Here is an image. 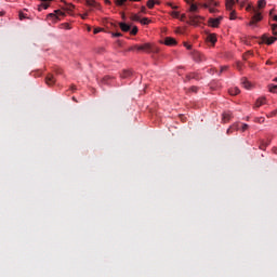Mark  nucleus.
<instances>
[{"label": "nucleus", "instance_id": "obj_18", "mask_svg": "<svg viewBox=\"0 0 277 277\" xmlns=\"http://www.w3.org/2000/svg\"><path fill=\"white\" fill-rule=\"evenodd\" d=\"M42 10H49V3L48 2H41L38 6V11L42 12Z\"/></svg>", "mask_w": 277, "mask_h": 277}, {"label": "nucleus", "instance_id": "obj_47", "mask_svg": "<svg viewBox=\"0 0 277 277\" xmlns=\"http://www.w3.org/2000/svg\"><path fill=\"white\" fill-rule=\"evenodd\" d=\"M70 90H71V92H75V90H77V88H75V85H71Z\"/></svg>", "mask_w": 277, "mask_h": 277}, {"label": "nucleus", "instance_id": "obj_11", "mask_svg": "<svg viewBox=\"0 0 277 277\" xmlns=\"http://www.w3.org/2000/svg\"><path fill=\"white\" fill-rule=\"evenodd\" d=\"M119 27H120L121 31H124V32L131 31V25H129L124 22H120Z\"/></svg>", "mask_w": 277, "mask_h": 277}, {"label": "nucleus", "instance_id": "obj_28", "mask_svg": "<svg viewBox=\"0 0 277 277\" xmlns=\"http://www.w3.org/2000/svg\"><path fill=\"white\" fill-rule=\"evenodd\" d=\"M277 84H268V91L273 94L276 93Z\"/></svg>", "mask_w": 277, "mask_h": 277}, {"label": "nucleus", "instance_id": "obj_62", "mask_svg": "<svg viewBox=\"0 0 277 277\" xmlns=\"http://www.w3.org/2000/svg\"><path fill=\"white\" fill-rule=\"evenodd\" d=\"M145 10V6H143V11Z\"/></svg>", "mask_w": 277, "mask_h": 277}, {"label": "nucleus", "instance_id": "obj_13", "mask_svg": "<svg viewBox=\"0 0 277 277\" xmlns=\"http://www.w3.org/2000/svg\"><path fill=\"white\" fill-rule=\"evenodd\" d=\"M275 40H277L276 37H267V35H264V36H263V41H264L266 44H274Z\"/></svg>", "mask_w": 277, "mask_h": 277}, {"label": "nucleus", "instance_id": "obj_38", "mask_svg": "<svg viewBox=\"0 0 277 277\" xmlns=\"http://www.w3.org/2000/svg\"><path fill=\"white\" fill-rule=\"evenodd\" d=\"M122 34L120 32H113V38H121Z\"/></svg>", "mask_w": 277, "mask_h": 277}, {"label": "nucleus", "instance_id": "obj_57", "mask_svg": "<svg viewBox=\"0 0 277 277\" xmlns=\"http://www.w3.org/2000/svg\"><path fill=\"white\" fill-rule=\"evenodd\" d=\"M3 14H4L3 12H0V16H3Z\"/></svg>", "mask_w": 277, "mask_h": 277}, {"label": "nucleus", "instance_id": "obj_30", "mask_svg": "<svg viewBox=\"0 0 277 277\" xmlns=\"http://www.w3.org/2000/svg\"><path fill=\"white\" fill-rule=\"evenodd\" d=\"M137 31H138L137 26H133L132 29L130 30V34L131 36H137Z\"/></svg>", "mask_w": 277, "mask_h": 277}, {"label": "nucleus", "instance_id": "obj_56", "mask_svg": "<svg viewBox=\"0 0 277 277\" xmlns=\"http://www.w3.org/2000/svg\"><path fill=\"white\" fill-rule=\"evenodd\" d=\"M274 13V10H271L269 14L272 15Z\"/></svg>", "mask_w": 277, "mask_h": 277}, {"label": "nucleus", "instance_id": "obj_3", "mask_svg": "<svg viewBox=\"0 0 277 277\" xmlns=\"http://www.w3.org/2000/svg\"><path fill=\"white\" fill-rule=\"evenodd\" d=\"M203 8H206V10H209V12L211 14H215V12H217V2H215V0H208V3L203 4Z\"/></svg>", "mask_w": 277, "mask_h": 277}, {"label": "nucleus", "instance_id": "obj_52", "mask_svg": "<svg viewBox=\"0 0 277 277\" xmlns=\"http://www.w3.org/2000/svg\"><path fill=\"white\" fill-rule=\"evenodd\" d=\"M88 31H92V27L88 26Z\"/></svg>", "mask_w": 277, "mask_h": 277}, {"label": "nucleus", "instance_id": "obj_14", "mask_svg": "<svg viewBox=\"0 0 277 277\" xmlns=\"http://www.w3.org/2000/svg\"><path fill=\"white\" fill-rule=\"evenodd\" d=\"M265 103H266L265 97H260L256 100L254 104V108L258 109L259 107H262V105H265Z\"/></svg>", "mask_w": 277, "mask_h": 277}, {"label": "nucleus", "instance_id": "obj_31", "mask_svg": "<svg viewBox=\"0 0 277 277\" xmlns=\"http://www.w3.org/2000/svg\"><path fill=\"white\" fill-rule=\"evenodd\" d=\"M171 16H172L173 18H180L181 13H180L179 11H172V12H171Z\"/></svg>", "mask_w": 277, "mask_h": 277}, {"label": "nucleus", "instance_id": "obj_25", "mask_svg": "<svg viewBox=\"0 0 277 277\" xmlns=\"http://www.w3.org/2000/svg\"><path fill=\"white\" fill-rule=\"evenodd\" d=\"M239 129L242 133H246V130L250 129V126L248 123H242L241 127L239 126Z\"/></svg>", "mask_w": 277, "mask_h": 277}, {"label": "nucleus", "instance_id": "obj_21", "mask_svg": "<svg viewBox=\"0 0 277 277\" xmlns=\"http://www.w3.org/2000/svg\"><path fill=\"white\" fill-rule=\"evenodd\" d=\"M265 5H267V1L266 0H259L258 1L259 10H263V8H265Z\"/></svg>", "mask_w": 277, "mask_h": 277}, {"label": "nucleus", "instance_id": "obj_6", "mask_svg": "<svg viewBox=\"0 0 277 277\" xmlns=\"http://www.w3.org/2000/svg\"><path fill=\"white\" fill-rule=\"evenodd\" d=\"M233 120V113L230 110L224 111L222 115V122L226 124V122H230Z\"/></svg>", "mask_w": 277, "mask_h": 277}, {"label": "nucleus", "instance_id": "obj_9", "mask_svg": "<svg viewBox=\"0 0 277 277\" xmlns=\"http://www.w3.org/2000/svg\"><path fill=\"white\" fill-rule=\"evenodd\" d=\"M239 122L233 123L228 129H227V135H232L233 131H239Z\"/></svg>", "mask_w": 277, "mask_h": 277}, {"label": "nucleus", "instance_id": "obj_26", "mask_svg": "<svg viewBox=\"0 0 277 277\" xmlns=\"http://www.w3.org/2000/svg\"><path fill=\"white\" fill-rule=\"evenodd\" d=\"M189 12H192L193 14L198 12V5L194 3L190 4Z\"/></svg>", "mask_w": 277, "mask_h": 277}, {"label": "nucleus", "instance_id": "obj_58", "mask_svg": "<svg viewBox=\"0 0 277 277\" xmlns=\"http://www.w3.org/2000/svg\"><path fill=\"white\" fill-rule=\"evenodd\" d=\"M122 18L124 19V14L122 15Z\"/></svg>", "mask_w": 277, "mask_h": 277}, {"label": "nucleus", "instance_id": "obj_15", "mask_svg": "<svg viewBox=\"0 0 277 277\" xmlns=\"http://www.w3.org/2000/svg\"><path fill=\"white\" fill-rule=\"evenodd\" d=\"M131 75H133V72L131 70L124 69L121 72L120 77H121V79H129V77H131Z\"/></svg>", "mask_w": 277, "mask_h": 277}, {"label": "nucleus", "instance_id": "obj_29", "mask_svg": "<svg viewBox=\"0 0 277 277\" xmlns=\"http://www.w3.org/2000/svg\"><path fill=\"white\" fill-rule=\"evenodd\" d=\"M65 3V5H67L66 6V10L68 11V12H72L74 10H75V4H71V3H66V2H64Z\"/></svg>", "mask_w": 277, "mask_h": 277}, {"label": "nucleus", "instance_id": "obj_59", "mask_svg": "<svg viewBox=\"0 0 277 277\" xmlns=\"http://www.w3.org/2000/svg\"><path fill=\"white\" fill-rule=\"evenodd\" d=\"M274 81H277V78H275Z\"/></svg>", "mask_w": 277, "mask_h": 277}, {"label": "nucleus", "instance_id": "obj_5", "mask_svg": "<svg viewBox=\"0 0 277 277\" xmlns=\"http://www.w3.org/2000/svg\"><path fill=\"white\" fill-rule=\"evenodd\" d=\"M221 23H222V17L210 18L208 21L209 27H213V28L220 27Z\"/></svg>", "mask_w": 277, "mask_h": 277}, {"label": "nucleus", "instance_id": "obj_7", "mask_svg": "<svg viewBox=\"0 0 277 277\" xmlns=\"http://www.w3.org/2000/svg\"><path fill=\"white\" fill-rule=\"evenodd\" d=\"M87 5L90 8H94L95 10H101V3L96 2V0H85Z\"/></svg>", "mask_w": 277, "mask_h": 277}, {"label": "nucleus", "instance_id": "obj_20", "mask_svg": "<svg viewBox=\"0 0 277 277\" xmlns=\"http://www.w3.org/2000/svg\"><path fill=\"white\" fill-rule=\"evenodd\" d=\"M141 19L140 14H132L130 16V21H133V23H140Z\"/></svg>", "mask_w": 277, "mask_h": 277}, {"label": "nucleus", "instance_id": "obj_32", "mask_svg": "<svg viewBox=\"0 0 277 277\" xmlns=\"http://www.w3.org/2000/svg\"><path fill=\"white\" fill-rule=\"evenodd\" d=\"M54 12L57 15V18H60V16H65L66 15V13H64L62 10H55Z\"/></svg>", "mask_w": 277, "mask_h": 277}, {"label": "nucleus", "instance_id": "obj_51", "mask_svg": "<svg viewBox=\"0 0 277 277\" xmlns=\"http://www.w3.org/2000/svg\"><path fill=\"white\" fill-rule=\"evenodd\" d=\"M273 21H276L277 23V15H274Z\"/></svg>", "mask_w": 277, "mask_h": 277}, {"label": "nucleus", "instance_id": "obj_39", "mask_svg": "<svg viewBox=\"0 0 277 277\" xmlns=\"http://www.w3.org/2000/svg\"><path fill=\"white\" fill-rule=\"evenodd\" d=\"M109 79H111V77L105 76L102 81H103V83H107V81H109Z\"/></svg>", "mask_w": 277, "mask_h": 277}, {"label": "nucleus", "instance_id": "obj_10", "mask_svg": "<svg viewBox=\"0 0 277 277\" xmlns=\"http://www.w3.org/2000/svg\"><path fill=\"white\" fill-rule=\"evenodd\" d=\"M45 83L47 85H53L55 83V76H53L52 74H49L45 77Z\"/></svg>", "mask_w": 277, "mask_h": 277}, {"label": "nucleus", "instance_id": "obj_46", "mask_svg": "<svg viewBox=\"0 0 277 277\" xmlns=\"http://www.w3.org/2000/svg\"><path fill=\"white\" fill-rule=\"evenodd\" d=\"M105 3H106L107 5H111V1H109V0H105Z\"/></svg>", "mask_w": 277, "mask_h": 277}, {"label": "nucleus", "instance_id": "obj_22", "mask_svg": "<svg viewBox=\"0 0 277 277\" xmlns=\"http://www.w3.org/2000/svg\"><path fill=\"white\" fill-rule=\"evenodd\" d=\"M242 85H243V88L246 89V90H250V88H251V83L246 79V78H243L242 79Z\"/></svg>", "mask_w": 277, "mask_h": 277}, {"label": "nucleus", "instance_id": "obj_44", "mask_svg": "<svg viewBox=\"0 0 277 277\" xmlns=\"http://www.w3.org/2000/svg\"><path fill=\"white\" fill-rule=\"evenodd\" d=\"M184 47H186V49L189 51L192 49L190 44L184 43Z\"/></svg>", "mask_w": 277, "mask_h": 277}, {"label": "nucleus", "instance_id": "obj_34", "mask_svg": "<svg viewBox=\"0 0 277 277\" xmlns=\"http://www.w3.org/2000/svg\"><path fill=\"white\" fill-rule=\"evenodd\" d=\"M274 116H277V109L267 114V118H274Z\"/></svg>", "mask_w": 277, "mask_h": 277}, {"label": "nucleus", "instance_id": "obj_33", "mask_svg": "<svg viewBox=\"0 0 277 277\" xmlns=\"http://www.w3.org/2000/svg\"><path fill=\"white\" fill-rule=\"evenodd\" d=\"M115 3L116 5L122 6L124 3H127V0H116Z\"/></svg>", "mask_w": 277, "mask_h": 277}, {"label": "nucleus", "instance_id": "obj_16", "mask_svg": "<svg viewBox=\"0 0 277 277\" xmlns=\"http://www.w3.org/2000/svg\"><path fill=\"white\" fill-rule=\"evenodd\" d=\"M239 92H241V91L237 87H233L228 90V93L230 94V96H237V94H239Z\"/></svg>", "mask_w": 277, "mask_h": 277}, {"label": "nucleus", "instance_id": "obj_45", "mask_svg": "<svg viewBox=\"0 0 277 277\" xmlns=\"http://www.w3.org/2000/svg\"><path fill=\"white\" fill-rule=\"evenodd\" d=\"M227 68H228L227 66L221 67V71L220 72H224V70H226Z\"/></svg>", "mask_w": 277, "mask_h": 277}, {"label": "nucleus", "instance_id": "obj_50", "mask_svg": "<svg viewBox=\"0 0 277 277\" xmlns=\"http://www.w3.org/2000/svg\"><path fill=\"white\" fill-rule=\"evenodd\" d=\"M171 8H172V10H176L179 6L172 5Z\"/></svg>", "mask_w": 277, "mask_h": 277}, {"label": "nucleus", "instance_id": "obj_48", "mask_svg": "<svg viewBox=\"0 0 277 277\" xmlns=\"http://www.w3.org/2000/svg\"><path fill=\"white\" fill-rule=\"evenodd\" d=\"M184 18H185V14H182L180 17V21H184Z\"/></svg>", "mask_w": 277, "mask_h": 277}, {"label": "nucleus", "instance_id": "obj_53", "mask_svg": "<svg viewBox=\"0 0 277 277\" xmlns=\"http://www.w3.org/2000/svg\"><path fill=\"white\" fill-rule=\"evenodd\" d=\"M193 0H186V3H192Z\"/></svg>", "mask_w": 277, "mask_h": 277}, {"label": "nucleus", "instance_id": "obj_43", "mask_svg": "<svg viewBox=\"0 0 277 277\" xmlns=\"http://www.w3.org/2000/svg\"><path fill=\"white\" fill-rule=\"evenodd\" d=\"M135 50H137V48L135 45L128 49V51H135Z\"/></svg>", "mask_w": 277, "mask_h": 277}, {"label": "nucleus", "instance_id": "obj_12", "mask_svg": "<svg viewBox=\"0 0 277 277\" xmlns=\"http://www.w3.org/2000/svg\"><path fill=\"white\" fill-rule=\"evenodd\" d=\"M207 42H211V44H215V42H217V35L215 34L208 35Z\"/></svg>", "mask_w": 277, "mask_h": 277}, {"label": "nucleus", "instance_id": "obj_24", "mask_svg": "<svg viewBox=\"0 0 277 277\" xmlns=\"http://www.w3.org/2000/svg\"><path fill=\"white\" fill-rule=\"evenodd\" d=\"M156 3H159V2H156L155 0H148L147 1V8L149 9V10H153L154 8H155V4Z\"/></svg>", "mask_w": 277, "mask_h": 277}, {"label": "nucleus", "instance_id": "obj_17", "mask_svg": "<svg viewBox=\"0 0 277 277\" xmlns=\"http://www.w3.org/2000/svg\"><path fill=\"white\" fill-rule=\"evenodd\" d=\"M233 5H235V0H226V10L228 12L233 11Z\"/></svg>", "mask_w": 277, "mask_h": 277}, {"label": "nucleus", "instance_id": "obj_36", "mask_svg": "<svg viewBox=\"0 0 277 277\" xmlns=\"http://www.w3.org/2000/svg\"><path fill=\"white\" fill-rule=\"evenodd\" d=\"M18 16H19V21H25V18H27V15L23 12H19Z\"/></svg>", "mask_w": 277, "mask_h": 277}, {"label": "nucleus", "instance_id": "obj_37", "mask_svg": "<svg viewBox=\"0 0 277 277\" xmlns=\"http://www.w3.org/2000/svg\"><path fill=\"white\" fill-rule=\"evenodd\" d=\"M101 31H103V28L97 27V28H94L93 34H101Z\"/></svg>", "mask_w": 277, "mask_h": 277}, {"label": "nucleus", "instance_id": "obj_23", "mask_svg": "<svg viewBox=\"0 0 277 277\" xmlns=\"http://www.w3.org/2000/svg\"><path fill=\"white\" fill-rule=\"evenodd\" d=\"M229 21H237V11H235V10L230 11Z\"/></svg>", "mask_w": 277, "mask_h": 277}, {"label": "nucleus", "instance_id": "obj_49", "mask_svg": "<svg viewBox=\"0 0 277 277\" xmlns=\"http://www.w3.org/2000/svg\"><path fill=\"white\" fill-rule=\"evenodd\" d=\"M263 146H267V143L262 144V145L260 146V149H261V150H263Z\"/></svg>", "mask_w": 277, "mask_h": 277}, {"label": "nucleus", "instance_id": "obj_1", "mask_svg": "<svg viewBox=\"0 0 277 277\" xmlns=\"http://www.w3.org/2000/svg\"><path fill=\"white\" fill-rule=\"evenodd\" d=\"M136 51H144V53H159V48L153 43H144L142 45H135Z\"/></svg>", "mask_w": 277, "mask_h": 277}, {"label": "nucleus", "instance_id": "obj_2", "mask_svg": "<svg viewBox=\"0 0 277 277\" xmlns=\"http://www.w3.org/2000/svg\"><path fill=\"white\" fill-rule=\"evenodd\" d=\"M254 15L252 16L251 21L249 22V27H256L258 23H261L263 21V15L261 12L256 11V9H253Z\"/></svg>", "mask_w": 277, "mask_h": 277}, {"label": "nucleus", "instance_id": "obj_35", "mask_svg": "<svg viewBox=\"0 0 277 277\" xmlns=\"http://www.w3.org/2000/svg\"><path fill=\"white\" fill-rule=\"evenodd\" d=\"M272 31H273V35L274 36H277V31H276V29H277V24H272Z\"/></svg>", "mask_w": 277, "mask_h": 277}, {"label": "nucleus", "instance_id": "obj_55", "mask_svg": "<svg viewBox=\"0 0 277 277\" xmlns=\"http://www.w3.org/2000/svg\"><path fill=\"white\" fill-rule=\"evenodd\" d=\"M168 5H169L170 8H172L173 4L169 2Z\"/></svg>", "mask_w": 277, "mask_h": 277}, {"label": "nucleus", "instance_id": "obj_42", "mask_svg": "<svg viewBox=\"0 0 277 277\" xmlns=\"http://www.w3.org/2000/svg\"><path fill=\"white\" fill-rule=\"evenodd\" d=\"M81 18H82L83 21H85V18H88V13H83V14L81 15Z\"/></svg>", "mask_w": 277, "mask_h": 277}, {"label": "nucleus", "instance_id": "obj_61", "mask_svg": "<svg viewBox=\"0 0 277 277\" xmlns=\"http://www.w3.org/2000/svg\"><path fill=\"white\" fill-rule=\"evenodd\" d=\"M145 10V6H143V11Z\"/></svg>", "mask_w": 277, "mask_h": 277}, {"label": "nucleus", "instance_id": "obj_54", "mask_svg": "<svg viewBox=\"0 0 277 277\" xmlns=\"http://www.w3.org/2000/svg\"><path fill=\"white\" fill-rule=\"evenodd\" d=\"M43 3H47V1H51V0H41Z\"/></svg>", "mask_w": 277, "mask_h": 277}, {"label": "nucleus", "instance_id": "obj_40", "mask_svg": "<svg viewBox=\"0 0 277 277\" xmlns=\"http://www.w3.org/2000/svg\"><path fill=\"white\" fill-rule=\"evenodd\" d=\"M247 12H250V10H252V12H254V8H252L250 4L246 8Z\"/></svg>", "mask_w": 277, "mask_h": 277}, {"label": "nucleus", "instance_id": "obj_27", "mask_svg": "<svg viewBox=\"0 0 277 277\" xmlns=\"http://www.w3.org/2000/svg\"><path fill=\"white\" fill-rule=\"evenodd\" d=\"M141 25H150V19H148V17H143L140 21Z\"/></svg>", "mask_w": 277, "mask_h": 277}, {"label": "nucleus", "instance_id": "obj_41", "mask_svg": "<svg viewBox=\"0 0 277 277\" xmlns=\"http://www.w3.org/2000/svg\"><path fill=\"white\" fill-rule=\"evenodd\" d=\"M190 92H198V87H192Z\"/></svg>", "mask_w": 277, "mask_h": 277}, {"label": "nucleus", "instance_id": "obj_8", "mask_svg": "<svg viewBox=\"0 0 277 277\" xmlns=\"http://www.w3.org/2000/svg\"><path fill=\"white\" fill-rule=\"evenodd\" d=\"M163 44H166V47H174V45H176V39H174L172 37H167L164 39Z\"/></svg>", "mask_w": 277, "mask_h": 277}, {"label": "nucleus", "instance_id": "obj_19", "mask_svg": "<svg viewBox=\"0 0 277 277\" xmlns=\"http://www.w3.org/2000/svg\"><path fill=\"white\" fill-rule=\"evenodd\" d=\"M47 18H52L54 23H56V21H60V18L57 17V13H55V11L53 13H49Z\"/></svg>", "mask_w": 277, "mask_h": 277}, {"label": "nucleus", "instance_id": "obj_4", "mask_svg": "<svg viewBox=\"0 0 277 277\" xmlns=\"http://www.w3.org/2000/svg\"><path fill=\"white\" fill-rule=\"evenodd\" d=\"M201 21H202V16L192 13L189 15L188 24L193 25V27H198Z\"/></svg>", "mask_w": 277, "mask_h": 277}, {"label": "nucleus", "instance_id": "obj_60", "mask_svg": "<svg viewBox=\"0 0 277 277\" xmlns=\"http://www.w3.org/2000/svg\"><path fill=\"white\" fill-rule=\"evenodd\" d=\"M72 101H76V98H75V97H72Z\"/></svg>", "mask_w": 277, "mask_h": 277}]
</instances>
